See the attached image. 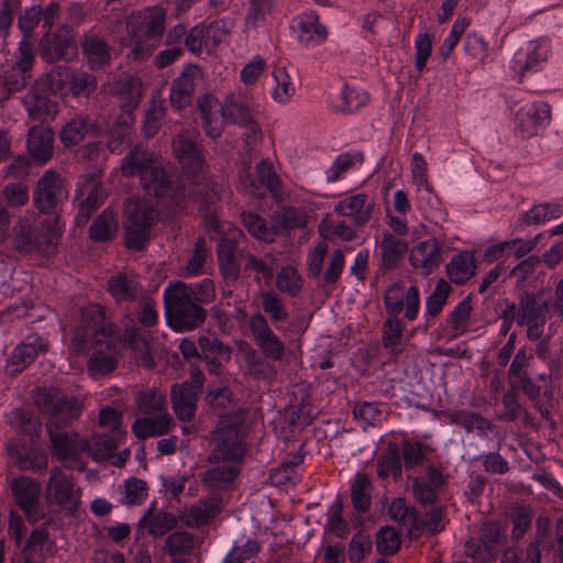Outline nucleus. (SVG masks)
Masks as SVG:
<instances>
[{"mask_svg":"<svg viewBox=\"0 0 563 563\" xmlns=\"http://www.w3.org/2000/svg\"><path fill=\"white\" fill-rule=\"evenodd\" d=\"M172 148L190 188L186 185L173 188L163 157L143 145H135L130 150L121 161L120 170L125 177H136L148 195L156 198L168 197L167 206L173 212L184 210L189 201L200 200L201 205L213 203L217 192L208 177L206 151L194 133L189 131L178 133L172 142ZM200 212L205 213L210 238L219 243L217 250L219 263L235 274L238 269L234 264V252L244 238L242 230L230 222L220 221L218 216L210 211L209 206L206 210L201 206Z\"/></svg>","mask_w":563,"mask_h":563,"instance_id":"f257e3e1","label":"nucleus"},{"mask_svg":"<svg viewBox=\"0 0 563 563\" xmlns=\"http://www.w3.org/2000/svg\"><path fill=\"white\" fill-rule=\"evenodd\" d=\"M167 11L162 7L146 8L126 21V46L135 59L147 57L159 44L166 30Z\"/></svg>","mask_w":563,"mask_h":563,"instance_id":"f03ea898","label":"nucleus"},{"mask_svg":"<svg viewBox=\"0 0 563 563\" xmlns=\"http://www.w3.org/2000/svg\"><path fill=\"white\" fill-rule=\"evenodd\" d=\"M190 288L184 282L169 283L163 292L165 317L176 331H190L198 328L206 319L205 309L189 295Z\"/></svg>","mask_w":563,"mask_h":563,"instance_id":"7ed1b4c3","label":"nucleus"},{"mask_svg":"<svg viewBox=\"0 0 563 563\" xmlns=\"http://www.w3.org/2000/svg\"><path fill=\"white\" fill-rule=\"evenodd\" d=\"M124 214L126 246L135 251L143 249L152 225L158 220V211L145 200L130 198L124 203Z\"/></svg>","mask_w":563,"mask_h":563,"instance_id":"20e7f679","label":"nucleus"},{"mask_svg":"<svg viewBox=\"0 0 563 563\" xmlns=\"http://www.w3.org/2000/svg\"><path fill=\"white\" fill-rule=\"evenodd\" d=\"M81 488L74 478L59 467H53L45 485L47 506L74 516L81 506Z\"/></svg>","mask_w":563,"mask_h":563,"instance_id":"39448f33","label":"nucleus"},{"mask_svg":"<svg viewBox=\"0 0 563 563\" xmlns=\"http://www.w3.org/2000/svg\"><path fill=\"white\" fill-rule=\"evenodd\" d=\"M110 331L104 322V311L97 303H89L81 310V319L73 335L76 353L85 354L91 347L107 342Z\"/></svg>","mask_w":563,"mask_h":563,"instance_id":"423d86ee","label":"nucleus"},{"mask_svg":"<svg viewBox=\"0 0 563 563\" xmlns=\"http://www.w3.org/2000/svg\"><path fill=\"white\" fill-rule=\"evenodd\" d=\"M243 416H236L234 420H220L212 432L214 448L210 459L217 461H239L243 457L245 448L242 434Z\"/></svg>","mask_w":563,"mask_h":563,"instance_id":"0eeeda50","label":"nucleus"},{"mask_svg":"<svg viewBox=\"0 0 563 563\" xmlns=\"http://www.w3.org/2000/svg\"><path fill=\"white\" fill-rule=\"evenodd\" d=\"M551 55L548 38L539 37L526 42L512 56L510 70L515 79L523 81L526 76L541 71Z\"/></svg>","mask_w":563,"mask_h":563,"instance_id":"6e6552de","label":"nucleus"},{"mask_svg":"<svg viewBox=\"0 0 563 563\" xmlns=\"http://www.w3.org/2000/svg\"><path fill=\"white\" fill-rule=\"evenodd\" d=\"M549 302L541 295L526 291L521 294L518 302L517 323L527 327V336L530 341L541 339L544 332Z\"/></svg>","mask_w":563,"mask_h":563,"instance_id":"1a4fd4ad","label":"nucleus"},{"mask_svg":"<svg viewBox=\"0 0 563 563\" xmlns=\"http://www.w3.org/2000/svg\"><path fill=\"white\" fill-rule=\"evenodd\" d=\"M40 53L49 64L71 59L77 54L75 30L68 24H62L53 33L46 31L40 40Z\"/></svg>","mask_w":563,"mask_h":563,"instance_id":"9d476101","label":"nucleus"},{"mask_svg":"<svg viewBox=\"0 0 563 563\" xmlns=\"http://www.w3.org/2000/svg\"><path fill=\"white\" fill-rule=\"evenodd\" d=\"M551 122V107L544 101H533L520 107L514 117V131L522 139L537 136Z\"/></svg>","mask_w":563,"mask_h":563,"instance_id":"9b49d317","label":"nucleus"},{"mask_svg":"<svg viewBox=\"0 0 563 563\" xmlns=\"http://www.w3.org/2000/svg\"><path fill=\"white\" fill-rule=\"evenodd\" d=\"M67 198L62 177L53 170H46L37 180L33 194L34 206L41 213L53 214Z\"/></svg>","mask_w":563,"mask_h":563,"instance_id":"f8f14e48","label":"nucleus"},{"mask_svg":"<svg viewBox=\"0 0 563 563\" xmlns=\"http://www.w3.org/2000/svg\"><path fill=\"white\" fill-rule=\"evenodd\" d=\"M290 35L302 47H316L328 38V27L319 20L314 11L297 14L289 23Z\"/></svg>","mask_w":563,"mask_h":563,"instance_id":"ddd939ff","label":"nucleus"},{"mask_svg":"<svg viewBox=\"0 0 563 563\" xmlns=\"http://www.w3.org/2000/svg\"><path fill=\"white\" fill-rule=\"evenodd\" d=\"M384 303L388 314L398 316L405 309V317L412 321L420 309L419 289L415 285L406 288L402 284H393L385 291Z\"/></svg>","mask_w":563,"mask_h":563,"instance_id":"4468645a","label":"nucleus"},{"mask_svg":"<svg viewBox=\"0 0 563 563\" xmlns=\"http://www.w3.org/2000/svg\"><path fill=\"white\" fill-rule=\"evenodd\" d=\"M49 88L54 92H60L68 81L69 91L75 97H89L97 88V80L93 75L82 70H70L59 67L48 75Z\"/></svg>","mask_w":563,"mask_h":563,"instance_id":"2eb2a0df","label":"nucleus"},{"mask_svg":"<svg viewBox=\"0 0 563 563\" xmlns=\"http://www.w3.org/2000/svg\"><path fill=\"white\" fill-rule=\"evenodd\" d=\"M52 449L57 459L69 468L82 470L85 463L81 455L85 453V439L77 433L54 432L48 429Z\"/></svg>","mask_w":563,"mask_h":563,"instance_id":"dca6fc26","label":"nucleus"},{"mask_svg":"<svg viewBox=\"0 0 563 563\" xmlns=\"http://www.w3.org/2000/svg\"><path fill=\"white\" fill-rule=\"evenodd\" d=\"M11 492L15 504L27 519L33 522L37 521L41 518V485L38 481L29 476H20L11 482Z\"/></svg>","mask_w":563,"mask_h":563,"instance_id":"f3484780","label":"nucleus"},{"mask_svg":"<svg viewBox=\"0 0 563 563\" xmlns=\"http://www.w3.org/2000/svg\"><path fill=\"white\" fill-rule=\"evenodd\" d=\"M222 114L224 120L227 119L245 129L243 135L247 146H252L261 139L262 131L240 96L230 95L227 97L224 104H222Z\"/></svg>","mask_w":563,"mask_h":563,"instance_id":"a211bd4d","label":"nucleus"},{"mask_svg":"<svg viewBox=\"0 0 563 563\" xmlns=\"http://www.w3.org/2000/svg\"><path fill=\"white\" fill-rule=\"evenodd\" d=\"M504 531L498 522H486L481 529V544L474 540L465 543V553L473 563H493L496 556V545Z\"/></svg>","mask_w":563,"mask_h":563,"instance_id":"6ab92c4d","label":"nucleus"},{"mask_svg":"<svg viewBox=\"0 0 563 563\" xmlns=\"http://www.w3.org/2000/svg\"><path fill=\"white\" fill-rule=\"evenodd\" d=\"M107 197V191L97 175L88 174L79 178L76 188V201L79 216L86 220L97 210Z\"/></svg>","mask_w":563,"mask_h":563,"instance_id":"aec40b11","label":"nucleus"},{"mask_svg":"<svg viewBox=\"0 0 563 563\" xmlns=\"http://www.w3.org/2000/svg\"><path fill=\"white\" fill-rule=\"evenodd\" d=\"M442 262V244L437 239H428L413 245L409 252V263L421 276H429Z\"/></svg>","mask_w":563,"mask_h":563,"instance_id":"412c9836","label":"nucleus"},{"mask_svg":"<svg viewBox=\"0 0 563 563\" xmlns=\"http://www.w3.org/2000/svg\"><path fill=\"white\" fill-rule=\"evenodd\" d=\"M250 329L255 342L266 358L279 361L285 355V344L268 325L266 319L256 313L250 319Z\"/></svg>","mask_w":563,"mask_h":563,"instance_id":"4be33fe9","label":"nucleus"},{"mask_svg":"<svg viewBox=\"0 0 563 563\" xmlns=\"http://www.w3.org/2000/svg\"><path fill=\"white\" fill-rule=\"evenodd\" d=\"M374 200L364 192L343 196L333 207V211L341 217L349 218L356 225L367 223L374 211Z\"/></svg>","mask_w":563,"mask_h":563,"instance_id":"5701e85b","label":"nucleus"},{"mask_svg":"<svg viewBox=\"0 0 563 563\" xmlns=\"http://www.w3.org/2000/svg\"><path fill=\"white\" fill-rule=\"evenodd\" d=\"M47 341L37 335L30 334L12 351L8 362V369L12 374H19L26 368L37 356L47 349Z\"/></svg>","mask_w":563,"mask_h":563,"instance_id":"b1692460","label":"nucleus"},{"mask_svg":"<svg viewBox=\"0 0 563 563\" xmlns=\"http://www.w3.org/2000/svg\"><path fill=\"white\" fill-rule=\"evenodd\" d=\"M177 522L174 514L164 510L157 511L155 503H152L137 522V532L146 531L153 538H159L172 531Z\"/></svg>","mask_w":563,"mask_h":563,"instance_id":"393cba45","label":"nucleus"},{"mask_svg":"<svg viewBox=\"0 0 563 563\" xmlns=\"http://www.w3.org/2000/svg\"><path fill=\"white\" fill-rule=\"evenodd\" d=\"M197 76L198 68L187 66L174 79L169 91V101L173 108L181 110L191 103Z\"/></svg>","mask_w":563,"mask_h":563,"instance_id":"a878e982","label":"nucleus"},{"mask_svg":"<svg viewBox=\"0 0 563 563\" xmlns=\"http://www.w3.org/2000/svg\"><path fill=\"white\" fill-rule=\"evenodd\" d=\"M142 82L132 76L120 77L109 90V93L117 97L122 114H132L141 100Z\"/></svg>","mask_w":563,"mask_h":563,"instance_id":"bb28decb","label":"nucleus"},{"mask_svg":"<svg viewBox=\"0 0 563 563\" xmlns=\"http://www.w3.org/2000/svg\"><path fill=\"white\" fill-rule=\"evenodd\" d=\"M27 152L37 163H45L53 156L54 131L51 126L35 125L29 131Z\"/></svg>","mask_w":563,"mask_h":563,"instance_id":"cd10ccee","label":"nucleus"},{"mask_svg":"<svg viewBox=\"0 0 563 563\" xmlns=\"http://www.w3.org/2000/svg\"><path fill=\"white\" fill-rule=\"evenodd\" d=\"M199 395L200 393L192 388L188 382L172 387V406L179 420L190 421L194 419Z\"/></svg>","mask_w":563,"mask_h":563,"instance_id":"c85d7f7f","label":"nucleus"},{"mask_svg":"<svg viewBox=\"0 0 563 563\" xmlns=\"http://www.w3.org/2000/svg\"><path fill=\"white\" fill-rule=\"evenodd\" d=\"M197 106L202 117L206 134L213 140L219 137L224 122L220 101L213 96L205 95L198 99Z\"/></svg>","mask_w":563,"mask_h":563,"instance_id":"c756f323","label":"nucleus"},{"mask_svg":"<svg viewBox=\"0 0 563 563\" xmlns=\"http://www.w3.org/2000/svg\"><path fill=\"white\" fill-rule=\"evenodd\" d=\"M81 49L85 60L92 70L102 68L111 59V47L108 42L104 37L95 33L84 36Z\"/></svg>","mask_w":563,"mask_h":563,"instance_id":"7c9ffc66","label":"nucleus"},{"mask_svg":"<svg viewBox=\"0 0 563 563\" xmlns=\"http://www.w3.org/2000/svg\"><path fill=\"white\" fill-rule=\"evenodd\" d=\"M22 102L29 117L42 123L53 120L58 112L57 103L49 100L44 92L36 89H31L22 98Z\"/></svg>","mask_w":563,"mask_h":563,"instance_id":"2f4dec72","label":"nucleus"},{"mask_svg":"<svg viewBox=\"0 0 563 563\" xmlns=\"http://www.w3.org/2000/svg\"><path fill=\"white\" fill-rule=\"evenodd\" d=\"M175 423L168 412L156 413L154 417L136 419L132 424V431L137 439L144 440L167 434Z\"/></svg>","mask_w":563,"mask_h":563,"instance_id":"473e14b6","label":"nucleus"},{"mask_svg":"<svg viewBox=\"0 0 563 563\" xmlns=\"http://www.w3.org/2000/svg\"><path fill=\"white\" fill-rule=\"evenodd\" d=\"M406 251L407 243L405 240L385 232L377 249L380 256V267L384 269L396 267Z\"/></svg>","mask_w":563,"mask_h":563,"instance_id":"72a5a7b5","label":"nucleus"},{"mask_svg":"<svg viewBox=\"0 0 563 563\" xmlns=\"http://www.w3.org/2000/svg\"><path fill=\"white\" fill-rule=\"evenodd\" d=\"M8 451L21 470L40 471L46 467L45 456L31 445L10 442L8 444Z\"/></svg>","mask_w":563,"mask_h":563,"instance_id":"f704fd0d","label":"nucleus"},{"mask_svg":"<svg viewBox=\"0 0 563 563\" xmlns=\"http://www.w3.org/2000/svg\"><path fill=\"white\" fill-rule=\"evenodd\" d=\"M475 260L470 251H463L452 256L446 264V274L454 284H465L475 274Z\"/></svg>","mask_w":563,"mask_h":563,"instance_id":"c9c22d12","label":"nucleus"},{"mask_svg":"<svg viewBox=\"0 0 563 563\" xmlns=\"http://www.w3.org/2000/svg\"><path fill=\"white\" fill-rule=\"evenodd\" d=\"M121 438L115 434H93L90 440H85V453L95 461L108 460L120 445Z\"/></svg>","mask_w":563,"mask_h":563,"instance_id":"e433bc0d","label":"nucleus"},{"mask_svg":"<svg viewBox=\"0 0 563 563\" xmlns=\"http://www.w3.org/2000/svg\"><path fill=\"white\" fill-rule=\"evenodd\" d=\"M124 336L129 345L133 350L139 351V362L146 368H153L155 366V361L153 355L150 353L148 331L136 325H131L126 327Z\"/></svg>","mask_w":563,"mask_h":563,"instance_id":"4c0bfd02","label":"nucleus"},{"mask_svg":"<svg viewBox=\"0 0 563 563\" xmlns=\"http://www.w3.org/2000/svg\"><path fill=\"white\" fill-rule=\"evenodd\" d=\"M207 401L220 420L225 419L227 421H233L236 416H242L240 411L236 410L231 397V391L227 387L210 389L207 394Z\"/></svg>","mask_w":563,"mask_h":563,"instance_id":"58836bf2","label":"nucleus"},{"mask_svg":"<svg viewBox=\"0 0 563 563\" xmlns=\"http://www.w3.org/2000/svg\"><path fill=\"white\" fill-rule=\"evenodd\" d=\"M133 114H122L110 131L108 148L111 153L121 154L126 145L131 143Z\"/></svg>","mask_w":563,"mask_h":563,"instance_id":"ea45409f","label":"nucleus"},{"mask_svg":"<svg viewBox=\"0 0 563 563\" xmlns=\"http://www.w3.org/2000/svg\"><path fill=\"white\" fill-rule=\"evenodd\" d=\"M563 216V207L559 202H545L533 206L521 214L525 225H540Z\"/></svg>","mask_w":563,"mask_h":563,"instance_id":"a19ab883","label":"nucleus"},{"mask_svg":"<svg viewBox=\"0 0 563 563\" xmlns=\"http://www.w3.org/2000/svg\"><path fill=\"white\" fill-rule=\"evenodd\" d=\"M389 515L393 520L407 529L410 537H418L420 531L419 518L413 508L407 507L405 499H394L389 506Z\"/></svg>","mask_w":563,"mask_h":563,"instance_id":"79ce46f5","label":"nucleus"},{"mask_svg":"<svg viewBox=\"0 0 563 563\" xmlns=\"http://www.w3.org/2000/svg\"><path fill=\"white\" fill-rule=\"evenodd\" d=\"M238 471L231 465H217L208 468L201 475L202 484L211 490H221L228 488L235 479Z\"/></svg>","mask_w":563,"mask_h":563,"instance_id":"37998d69","label":"nucleus"},{"mask_svg":"<svg viewBox=\"0 0 563 563\" xmlns=\"http://www.w3.org/2000/svg\"><path fill=\"white\" fill-rule=\"evenodd\" d=\"M372 489V482L364 473H357L351 481V500L357 511L369 509Z\"/></svg>","mask_w":563,"mask_h":563,"instance_id":"c03bdc74","label":"nucleus"},{"mask_svg":"<svg viewBox=\"0 0 563 563\" xmlns=\"http://www.w3.org/2000/svg\"><path fill=\"white\" fill-rule=\"evenodd\" d=\"M363 161L364 156L361 152H345L338 155L325 170L327 181L335 183L340 180L353 167L361 165Z\"/></svg>","mask_w":563,"mask_h":563,"instance_id":"a18cd8bd","label":"nucleus"},{"mask_svg":"<svg viewBox=\"0 0 563 563\" xmlns=\"http://www.w3.org/2000/svg\"><path fill=\"white\" fill-rule=\"evenodd\" d=\"M137 282L126 274H118L108 280V290L117 302L131 301L137 294Z\"/></svg>","mask_w":563,"mask_h":563,"instance_id":"49530a36","label":"nucleus"},{"mask_svg":"<svg viewBox=\"0 0 563 563\" xmlns=\"http://www.w3.org/2000/svg\"><path fill=\"white\" fill-rule=\"evenodd\" d=\"M84 408V404L76 397H67L60 394L58 401L56 402L55 410L49 417L51 421L55 424L67 423L68 421L76 419L80 416Z\"/></svg>","mask_w":563,"mask_h":563,"instance_id":"de8ad7c7","label":"nucleus"},{"mask_svg":"<svg viewBox=\"0 0 563 563\" xmlns=\"http://www.w3.org/2000/svg\"><path fill=\"white\" fill-rule=\"evenodd\" d=\"M90 128L91 124L85 117L76 115L62 128L59 139L66 147L75 146L84 140Z\"/></svg>","mask_w":563,"mask_h":563,"instance_id":"09e8293b","label":"nucleus"},{"mask_svg":"<svg viewBox=\"0 0 563 563\" xmlns=\"http://www.w3.org/2000/svg\"><path fill=\"white\" fill-rule=\"evenodd\" d=\"M137 410L146 416L163 413L166 411V398L156 389L140 390L135 398Z\"/></svg>","mask_w":563,"mask_h":563,"instance_id":"8fccbe9b","label":"nucleus"},{"mask_svg":"<svg viewBox=\"0 0 563 563\" xmlns=\"http://www.w3.org/2000/svg\"><path fill=\"white\" fill-rule=\"evenodd\" d=\"M118 230V222L112 211L104 210L98 216L89 229V235L93 241L106 242L111 240Z\"/></svg>","mask_w":563,"mask_h":563,"instance_id":"3c124183","label":"nucleus"},{"mask_svg":"<svg viewBox=\"0 0 563 563\" xmlns=\"http://www.w3.org/2000/svg\"><path fill=\"white\" fill-rule=\"evenodd\" d=\"M275 86L272 90V98L282 104L290 101L296 92L294 80L284 67H276L273 70Z\"/></svg>","mask_w":563,"mask_h":563,"instance_id":"603ef678","label":"nucleus"},{"mask_svg":"<svg viewBox=\"0 0 563 563\" xmlns=\"http://www.w3.org/2000/svg\"><path fill=\"white\" fill-rule=\"evenodd\" d=\"M216 515L214 507L205 500L185 508L181 514V520L187 527L198 528L206 525Z\"/></svg>","mask_w":563,"mask_h":563,"instance_id":"864d4df0","label":"nucleus"},{"mask_svg":"<svg viewBox=\"0 0 563 563\" xmlns=\"http://www.w3.org/2000/svg\"><path fill=\"white\" fill-rule=\"evenodd\" d=\"M276 233L280 230H291L302 228L307 224L306 211L295 207H284L274 216Z\"/></svg>","mask_w":563,"mask_h":563,"instance_id":"5fc2aeb1","label":"nucleus"},{"mask_svg":"<svg viewBox=\"0 0 563 563\" xmlns=\"http://www.w3.org/2000/svg\"><path fill=\"white\" fill-rule=\"evenodd\" d=\"M242 220L249 233L257 240L272 242L277 234L275 223L268 227L265 219L256 213L243 212Z\"/></svg>","mask_w":563,"mask_h":563,"instance_id":"6e6d98bb","label":"nucleus"},{"mask_svg":"<svg viewBox=\"0 0 563 563\" xmlns=\"http://www.w3.org/2000/svg\"><path fill=\"white\" fill-rule=\"evenodd\" d=\"M195 547L194 536L187 531L170 533L163 545L164 552L169 556L188 555Z\"/></svg>","mask_w":563,"mask_h":563,"instance_id":"4d7b16f0","label":"nucleus"},{"mask_svg":"<svg viewBox=\"0 0 563 563\" xmlns=\"http://www.w3.org/2000/svg\"><path fill=\"white\" fill-rule=\"evenodd\" d=\"M302 277L292 266L283 267L276 276V287L279 291L296 297L302 289Z\"/></svg>","mask_w":563,"mask_h":563,"instance_id":"13d9d810","label":"nucleus"},{"mask_svg":"<svg viewBox=\"0 0 563 563\" xmlns=\"http://www.w3.org/2000/svg\"><path fill=\"white\" fill-rule=\"evenodd\" d=\"M341 103L336 109L341 112H355L369 101V96L362 89L344 86L340 93Z\"/></svg>","mask_w":563,"mask_h":563,"instance_id":"bf43d9fd","label":"nucleus"},{"mask_svg":"<svg viewBox=\"0 0 563 563\" xmlns=\"http://www.w3.org/2000/svg\"><path fill=\"white\" fill-rule=\"evenodd\" d=\"M42 20V7L32 5L25 8L23 12L18 16V29L22 34V38L33 40L36 27Z\"/></svg>","mask_w":563,"mask_h":563,"instance_id":"052dcab7","label":"nucleus"},{"mask_svg":"<svg viewBox=\"0 0 563 563\" xmlns=\"http://www.w3.org/2000/svg\"><path fill=\"white\" fill-rule=\"evenodd\" d=\"M450 292V284L444 279H440L426 299V313L430 317L438 316L446 303Z\"/></svg>","mask_w":563,"mask_h":563,"instance_id":"680f3d73","label":"nucleus"},{"mask_svg":"<svg viewBox=\"0 0 563 563\" xmlns=\"http://www.w3.org/2000/svg\"><path fill=\"white\" fill-rule=\"evenodd\" d=\"M52 542L49 541V534L46 528L35 529L29 537L23 554L34 556L38 554L44 558L46 553H51Z\"/></svg>","mask_w":563,"mask_h":563,"instance_id":"e2e57ef3","label":"nucleus"},{"mask_svg":"<svg viewBox=\"0 0 563 563\" xmlns=\"http://www.w3.org/2000/svg\"><path fill=\"white\" fill-rule=\"evenodd\" d=\"M401 474V462L397 448L382 454L377 460V475L387 478L389 475L398 477Z\"/></svg>","mask_w":563,"mask_h":563,"instance_id":"0e129e2a","label":"nucleus"},{"mask_svg":"<svg viewBox=\"0 0 563 563\" xmlns=\"http://www.w3.org/2000/svg\"><path fill=\"white\" fill-rule=\"evenodd\" d=\"M400 537L391 527H383L376 536V549L384 555H391L398 551L400 547Z\"/></svg>","mask_w":563,"mask_h":563,"instance_id":"69168bd1","label":"nucleus"},{"mask_svg":"<svg viewBox=\"0 0 563 563\" xmlns=\"http://www.w3.org/2000/svg\"><path fill=\"white\" fill-rule=\"evenodd\" d=\"M262 307L273 322H285L288 319L287 309L275 292L267 291L262 295Z\"/></svg>","mask_w":563,"mask_h":563,"instance_id":"338daca9","label":"nucleus"},{"mask_svg":"<svg viewBox=\"0 0 563 563\" xmlns=\"http://www.w3.org/2000/svg\"><path fill=\"white\" fill-rule=\"evenodd\" d=\"M117 367V358L112 354L96 352L89 360L88 371L93 378L103 376L112 372Z\"/></svg>","mask_w":563,"mask_h":563,"instance_id":"774afa93","label":"nucleus"}]
</instances>
